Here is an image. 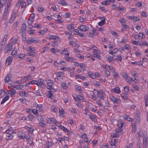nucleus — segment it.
<instances>
[{
    "instance_id": "obj_1",
    "label": "nucleus",
    "mask_w": 148,
    "mask_h": 148,
    "mask_svg": "<svg viewBox=\"0 0 148 148\" xmlns=\"http://www.w3.org/2000/svg\"><path fill=\"white\" fill-rule=\"evenodd\" d=\"M109 98L111 101L114 103L119 104L121 102L120 99L117 97H115L114 96H110Z\"/></svg>"
},
{
    "instance_id": "obj_2",
    "label": "nucleus",
    "mask_w": 148,
    "mask_h": 148,
    "mask_svg": "<svg viewBox=\"0 0 148 148\" xmlns=\"http://www.w3.org/2000/svg\"><path fill=\"white\" fill-rule=\"evenodd\" d=\"M12 49V43L8 44L5 47L4 51L5 53H8Z\"/></svg>"
},
{
    "instance_id": "obj_3",
    "label": "nucleus",
    "mask_w": 148,
    "mask_h": 148,
    "mask_svg": "<svg viewBox=\"0 0 148 148\" xmlns=\"http://www.w3.org/2000/svg\"><path fill=\"white\" fill-rule=\"evenodd\" d=\"M38 41V40L36 38H33L31 37L26 41V43L28 45H31L32 43H36Z\"/></svg>"
},
{
    "instance_id": "obj_4",
    "label": "nucleus",
    "mask_w": 148,
    "mask_h": 148,
    "mask_svg": "<svg viewBox=\"0 0 148 148\" xmlns=\"http://www.w3.org/2000/svg\"><path fill=\"white\" fill-rule=\"evenodd\" d=\"M95 91H96L97 92V95L98 96V97L99 98H101V99H103V95L104 94L103 92V91L101 90H100L99 91L96 90L94 89L93 92L94 93H95Z\"/></svg>"
},
{
    "instance_id": "obj_5",
    "label": "nucleus",
    "mask_w": 148,
    "mask_h": 148,
    "mask_svg": "<svg viewBox=\"0 0 148 148\" xmlns=\"http://www.w3.org/2000/svg\"><path fill=\"white\" fill-rule=\"evenodd\" d=\"M122 75L125 78V80L127 82H130L131 81H134V80H133L132 79L128 76L125 73H124Z\"/></svg>"
},
{
    "instance_id": "obj_6",
    "label": "nucleus",
    "mask_w": 148,
    "mask_h": 148,
    "mask_svg": "<svg viewBox=\"0 0 148 148\" xmlns=\"http://www.w3.org/2000/svg\"><path fill=\"white\" fill-rule=\"evenodd\" d=\"M16 17V14L15 13L13 12L12 14L10 19L9 21V23H12L15 19Z\"/></svg>"
},
{
    "instance_id": "obj_7",
    "label": "nucleus",
    "mask_w": 148,
    "mask_h": 148,
    "mask_svg": "<svg viewBox=\"0 0 148 148\" xmlns=\"http://www.w3.org/2000/svg\"><path fill=\"white\" fill-rule=\"evenodd\" d=\"M97 51L95 49H94L93 51V56L94 57H96L99 60H100V58L101 56L97 52Z\"/></svg>"
},
{
    "instance_id": "obj_8",
    "label": "nucleus",
    "mask_w": 148,
    "mask_h": 148,
    "mask_svg": "<svg viewBox=\"0 0 148 148\" xmlns=\"http://www.w3.org/2000/svg\"><path fill=\"white\" fill-rule=\"evenodd\" d=\"M147 144V137L144 136V138L143 141V148H146Z\"/></svg>"
},
{
    "instance_id": "obj_9",
    "label": "nucleus",
    "mask_w": 148,
    "mask_h": 148,
    "mask_svg": "<svg viewBox=\"0 0 148 148\" xmlns=\"http://www.w3.org/2000/svg\"><path fill=\"white\" fill-rule=\"evenodd\" d=\"M26 26L25 23L22 24L21 26V31L22 34H25L26 30Z\"/></svg>"
},
{
    "instance_id": "obj_10",
    "label": "nucleus",
    "mask_w": 148,
    "mask_h": 148,
    "mask_svg": "<svg viewBox=\"0 0 148 148\" xmlns=\"http://www.w3.org/2000/svg\"><path fill=\"white\" fill-rule=\"evenodd\" d=\"M89 28L88 27L83 25H81L79 26L80 29L83 31H87Z\"/></svg>"
},
{
    "instance_id": "obj_11",
    "label": "nucleus",
    "mask_w": 148,
    "mask_h": 148,
    "mask_svg": "<svg viewBox=\"0 0 148 148\" xmlns=\"http://www.w3.org/2000/svg\"><path fill=\"white\" fill-rule=\"evenodd\" d=\"M128 18L129 19L134 20V22L138 21L140 20L139 19L138 17L135 16H129L128 17Z\"/></svg>"
},
{
    "instance_id": "obj_12",
    "label": "nucleus",
    "mask_w": 148,
    "mask_h": 148,
    "mask_svg": "<svg viewBox=\"0 0 148 148\" xmlns=\"http://www.w3.org/2000/svg\"><path fill=\"white\" fill-rule=\"evenodd\" d=\"M12 60L11 57L9 56L8 57L7 59L6 60V64L8 66L12 62Z\"/></svg>"
},
{
    "instance_id": "obj_13",
    "label": "nucleus",
    "mask_w": 148,
    "mask_h": 148,
    "mask_svg": "<svg viewBox=\"0 0 148 148\" xmlns=\"http://www.w3.org/2000/svg\"><path fill=\"white\" fill-rule=\"evenodd\" d=\"M38 82L39 83L38 84L40 86L42 87L45 86L44 84L45 81L43 79H39L38 80Z\"/></svg>"
},
{
    "instance_id": "obj_14",
    "label": "nucleus",
    "mask_w": 148,
    "mask_h": 148,
    "mask_svg": "<svg viewBox=\"0 0 148 148\" xmlns=\"http://www.w3.org/2000/svg\"><path fill=\"white\" fill-rule=\"evenodd\" d=\"M112 58L116 60L117 61H121L122 59L120 55L116 56H113L112 57Z\"/></svg>"
},
{
    "instance_id": "obj_15",
    "label": "nucleus",
    "mask_w": 148,
    "mask_h": 148,
    "mask_svg": "<svg viewBox=\"0 0 148 148\" xmlns=\"http://www.w3.org/2000/svg\"><path fill=\"white\" fill-rule=\"evenodd\" d=\"M127 95L125 93L121 94V97L122 99L124 100L128 99Z\"/></svg>"
},
{
    "instance_id": "obj_16",
    "label": "nucleus",
    "mask_w": 148,
    "mask_h": 148,
    "mask_svg": "<svg viewBox=\"0 0 148 148\" xmlns=\"http://www.w3.org/2000/svg\"><path fill=\"white\" fill-rule=\"evenodd\" d=\"M144 100L145 101V106L147 107L148 106V96L146 95L144 97Z\"/></svg>"
},
{
    "instance_id": "obj_17",
    "label": "nucleus",
    "mask_w": 148,
    "mask_h": 148,
    "mask_svg": "<svg viewBox=\"0 0 148 148\" xmlns=\"http://www.w3.org/2000/svg\"><path fill=\"white\" fill-rule=\"evenodd\" d=\"M105 18L103 17H102L101 21L98 23V25L101 26L104 24H105Z\"/></svg>"
},
{
    "instance_id": "obj_18",
    "label": "nucleus",
    "mask_w": 148,
    "mask_h": 148,
    "mask_svg": "<svg viewBox=\"0 0 148 148\" xmlns=\"http://www.w3.org/2000/svg\"><path fill=\"white\" fill-rule=\"evenodd\" d=\"M30 77L31 76L29 75H28L27 76L23 77L21 78V80L23 82H25L29 79Z\"/></svg>"
},
{
    "instance_id": "obj_19",
    "label": "nucleus",
    "mask_w": 148,
    "mask_h": 148,
    "mask_svg": "<svg viewBox=\"0 0 148 148\" xmlns=\"http://www.w3.org/2000/svg\"><path fill=\"white\" fill-rule=\"evenodd\" d=\"M28 119L31 121H32L34 118V117L32 114L28 115L27 116Z\"/></svg>"
},
{
    "instance_id": "obj_20",
    "label": "nucleus",
    "mask_w": 148,
    "mask_h": 148,
    "mask_svg": "<svg viewBox=\"0 0 148 148\" xmlns=\"http://www.w3.org/2000/svg\"><path fill=\"white\" fill-rule=\"evenodd\" d=\"M24 86V85H18L14 86V87L16 88L17 90H20Z\"/></svg>"
},
{
    "instance_id": "obj_21",
    "label": "nucleus",
    "mask_w": 148,
    "mask_h": 148,
    "mask_svg": "<svg viewBox=\"0 0 148 148\" xmlns=\"http://www.w3.org/2000/svg\"><path fill=\"white\" fill-rule=\"evenodd\" d=\"M36 109L39 112H41L42 109V105L38 104L36 107Z\"/></svg>"
},
{
    "instance_id": "obj_22",
    "label": "nucleus",
    "mask_w": 148,
    "mask_h": 148,
    "mask_svg": "<svg viewBox=\"0 0 148 148\" xmlns=\"http://www.w3.org/2000/svg\"><path fill=\"white\" fill-rule=\"evenodd\" d=\"M11 78L10 77V76L9 74H7L5 76V82L6 83L8 82L9 81H10V79Z\"/></svg>"
},
{
    "instance_id": "obj_23",
    "label": "nucleus",
    "mask_w": 148,
    "mask_h": 148,
    "mask_svg": "<svg viewBox=\"0 0 148 148\" xmlns=\"http://www.w3.org/2000/svg\"><path fill=\"white\" fill-rule=\"evenodd\" d=\"M9 96H8L5 97L2 100L1 102V104H3L7 100L9 99Z\"/></svg>"
},
{
    "instance_id": "obj_24",
    "label": "nucleus",
    "mask_w": 148,
    "mask_h": 148,
    "mask_svg": "<svg viewBox=\"0 0 148 148\" xmlns=\"http://www.w3.org/2000/svg\"><path fill=\"white\" fill-rule=\"evenodd\" d=\"M132 63L133 64H135L139 66H142L143 64V61H140L139 62H132Z\"/></svg>"
},
{
    "instance_id": "obj_25",
    "label": "nucleus",
    "mask_w": 148,
    "mask_h": 148,
    "mask_svg": "<svg viewBox=\"0 0 148 148\" xmlns=\"http://www.w3.org/2000/svg\"><path fill=\"white\" fill-rule=\"evenodd\" d=\"M13 138V135H12L10 134H8L6 136V139L7 140H8L9 139H11Z\"/></svg>"
},
{
    "instance_id": "obj_26",
    "label": "nucleus",
    "mask_w": 148,
    "mask_h": 148,
    "mask_svg": "<svg viewBox=\"0 0 148 148\" xmlns=\"http://www.w3.org/2000/svg\"><path fill=\"white\" fill-rule=\"evenodd\" d=\"M113 90H114V92L116 93L119 94L120 92L121 91L119 87H115L113 89Z\"/></svg>"
},
{
    "instance_id": "obj_27",
    "label": "nucleus",
    "mask_w": 148,
    "mask_h": 148,
    "mask_svg": "<svg viewBox=\"0 0 148 148\" xmlns=\"http://www.w3.org/2000/svg\"><path fill=\"white\" fill-rule=\"evenodd\" d=\"M59 37H56V36L55 35H51L49 36V39H53L54 40H56V38H57L58 39H59Z\"/></svg>"
},
{
    "instance_id": "obj_28",
    "label": "nucleus",
    "mask_w": 148,
    "mask_h": 148,
    "mask_svg": "<svg viewBox=\"0 0 148 148\" xmlns=\"http://www.w3.org/2000/svg\"><path fill=\"white\" fill-rule=\"evenodd\" d=\"M8 14V10L7 9H5L4 12L3 14V19H5Z\"/></svg>"
},
{
    "instance_id": "obj_29",
    "label": "nucleus",
    "mask_w": 148,
    "mask_h": 148,
    "mask_svg": "<svg viewBox=\"0 0 148 148\" xmlns=\"http://www.w3.org/2000/svg\"><path fill=\"white\" fill-rule=\"evenodd\" d=\"M88 116L92 121H95L96 118L92 114H90L88 115Z\"/></svg>"
},
{
    "instance_id": "obj_30",
    "label": "nucleus",
    "mask_w": 148,
    "mask_h": 148,
    "mask_svg": "<svg viewBox=\"0 0 148 148\" xmlns=\"http://www.w3.org/2000/svg\"><path fill=\"white\" fill-rule=\"evenodd\" d=\"M3 3H1V0H0V8H2L3 7L4 5L5 4L7 0H3Z\"/></svg>"
},
{
    "instance_id": "obj_31",
    "label": "nucleus",
    "mask_w": 148,
    "mask_h": 148,
    "mask_svg": "<svg viewBox=\"0 0 148 148\" xmlns=\"http://www.w3.org/2000/svg\"><path fill=\"white\" fill-rule=\"evenodd\" d=\"M60 127L64 132H69V131L63 125H60Z\"/></svg>"
},
{
    "instance_id": "obj_32",
    "label": "nucleus",
    "mask_w": 148,
    "mask_h": 148,
    "mask_svg": "<svg viewBox=\"0 0 148 148\" xmlns=\"http://www.w3.org/2000/svg\"><path fill=\"white\" fill-rule=\"evenodd\" d=\"M88 76L93 79L95 78V74L92 73V72H89L88 73Z\"/></svg>"
},
{
    "instance_id": "obj_33",
    "label": "nucleus",
    "mask_w": 148,
    "mask_h": 148,
    "mask_svg": "<svg viewBox=\"0 0 148 148\" xmlns=\"http://www.w3.org/2000/svg\"><path fill=\"white\" fill-rule=\"evenodd\" d=\"M75 77L77 78L80 79L82 80H84L86 79V77L85 76H80L79 75H76Z\"/></svg>"
},
{
    "instance_id": "obj_34",
    "label": "nucleus",
    "mask_w": 148,
    "mask_h": 148,
    "mask_svg": "<svg viewBox=\"0 0 148 148\" xmlns=\"http://www.w3.org/2000/svg\"><path fill=\"white\" fill-rule=\"evenodd\" d=\"M110 3V0H106L102 2V4L105 5H108Z\"/></svg>"
},
{
    "instance_id": "obj_35",
    "label": "nucleus",
    "mask_w": 148,
    "mask_h": 148,
    "mask_svg": "<svg viewBox=\"0 0 148 148\" xmlns=\"http://www.w3.org/2000/svg\"><path fill=\"white\" fill-rule=\"evenodd\" d=\"M8 93L10 92L9 94H10L11 95H13L16 92V90L14 88H12L11 90H8Z\"/></svg>"
},
{
    "instance_id": "obj_36",
    "label": "nucleus",
    "mask_w": 148,
    "mask_h": 148,
    "mask_svg": "<svg viewBox=\"0 0 148 148\" xmlns=\"http://www.w3.org/2000/svg\"><path fill=\"white\" fill-rule=\"evenodd\" d=\"M29 83L30 84H35L37 85L38 86H39L37 81L36 80H32L29 82Z\"/></svg>"
},
{
    "instance_id": "obj_37",
    "label": "nucleus",
    "mask_w": 148,
    "mask_h": 148,
    "mask_svg": "<svg viewBox=\"0 0 148 148\" xmlns=\"http://www.w3.org/2000/svg\"><path fill=\"white\" fill-rule=\"evenodd\" d=\"M58 3L62 4L63 5H67V4L64 0H60Z\"/></svg>"
},
{
    "instance_id": "obj_38",
    "label": "nucleus",
    "mask_w": 148,
    "mask_h": 148,
    "mask_svg": "<svg viewBox=\"0 0 148 148\" xmlns=\"http://www.w3.org/2000/svg\"><path fill=\"white\" fill-rule=\"evenodd\" d=\"M11 2V1L10 0H9L8 1L6 4V6L5 9H7V10L8 11V9L10 6Z\"/></svg>"
},
{
    "instance_id": "obj_39",
    "label": "nucleus",
    "mask_w": 148,
    "mask_h": 148,
    "mask_svg": "<svg viewBox=\"0 0 148 148\" xmlns=\"http://www.w3.org/2000/svg\"><path fill=\"white\" fill-rule=\"evenodd\" d=\"M61 53L62 54L64 52V54L65 55L68 56L69 55V54L68 53V52L67 49H64L62 51H61Z\"/></svg>"
},
{
    "instance_id": "obj_40",
    "label": "nucleus",
    "mask_w": 148,
    "mask_h": 148,
    "mask_svg": "<svg viewBox=\"0 0 148 148\" xmlns=\"http://www.w3.org/2000/svg\"><path fill=\"white\" fill-rule=\"evenodd\" d=\"M18 136L21 139H24L25 137V135L24 133H21V134H19Z\"/></svg>"
},
{
    "instance_id": "obj_41",
    "label": "nucleus",
    "mask_w": 148,
    "mask_h": 148,
    "mask_svg": "<svg viewBox=\"0 0 148 148\" xmlns=\"http://www.w3.org/2000/svg\"><path fill=\"white\" fill-rule=\"evenodd\" d=\"M36 117L39 121H42L43 120V119L42 117L41 116L38 115L36 116Z\"/></svg>"
},
{
    "instance_id": "obj_42",
    "label": "nucleus",
    "mask_w": 148,
    "mask_h": 148,
    "mask_svg": "<svg viewBox=\"0 0 148 148\" xmlns=\"http://www.w3.org/2000/svg\"><path fill=\"white\" fill-rule=\"evenodd\" d=\"M78 99L79 100H82L83 102L86 101L85 98L79 95H78Z\"/></svg>"
},
{
    "instance_id": "obj_43",
    "label": "nucleus",
    "mask_w": 148,
    "mask_h": 148,
    "mask_svg": "<svg viewBox=\"0 0 148 148\" xmlns=\"http://www.w3.org/2000/svg\"><path fill=\"white\" fill-rule=\"evenodd\" d=\"M23 0H19L16 4V6L17 7H19L22 3L23 2Z\"/></svg>"
},
{
    "instance_id": "obj_44",
    "label": "nucleus",
    "mask_w": 148,
    "mask_h": 148,
    "mask_svg": "<svg viewBox=\"0 0 148 148\" xmlns=\"http://www.w3.org/2000/svg\"><path fill=\"white\" fill-rule=\"evenodd\" d=\"M129 88L128 86H126L124 87V93H127L129 91Z\"/></svg>"
},
{
    "instance_id": "obj_45",
    "label": "nucleus",
    "mask_w": 148,
    "mask_h": 148,
    "mask_svg": "<svg viewBox=\"0 0 148 148\" xmlns=\"http://www.w3.org/2000/svg\"><path fill=\"white\" fill-rule=\"evenodd\" d=\"M58 43L57 41H54L51 44V46L54 47H56L58 46Z\"/></svg>"
},
{
    "instance_id": "obj_46",
    "label": "nucleus",
    "mask_w": 148,
    "mask_h": 148,
    "mask_svg": "<svg viewBox=\"0 0 148 148\" xmlns=\"http://www.w3.org/2000/svg\"><path fill=\"white\" fill-rule=\"evenodd\" d=\"M47 96L49 98H51L53 96V94L51 93V92L50 90L48 91V94Z\"/></svg>"
},
{
    "instance_id": "obj_47",
    "label": "nucleus",
    "mask_w": 148,
    "mask_h": 148,
    "mask_svg": "<svg viewBox=\"0 0 148 148\" xmlns=\"http://www.w3.org/2000/svg\"><path fill=\"white\" fill-rule=\"evenodd\" d=\"M38 111L36 109H32V112L34 114L36 115V116L38 115V113L37 111Z\"/></svg>"
},
{
    "instance_id": "obj_48",
    "label": "nucleus",
    "mask_w": 148,
    "mask_h": 148,
    "mask_svg": "<svg viewBox=\"0 0 148 148\" xmlns=\"http://www.w3.org/2000/svg\"><path fill=\"white\" fill-rule=\"evenodd\" d=\"M46 82L48 86H51L53 83V81L51 80H48Z\"/></svg>"
},
{
    "instance_id": "obj_49",
    "label": "nucleus",
    "mask_w": 148,
    "mask_h": 148,
    "mask_svg": "<svg viewBox=\"0 0 148 148\" xmlns=\"http://www.w3.org/2000/svg\"><path fill=\"white\" fill-rule=\"evenodd\" d=\"M42 121H40L38 124V126L39 127L41 126L42 127H44L45 126V124Z\"/></svg>"
},
{
    "instance_id": "obj_50",
    "label": "nucleus",
    "mask_w": 148,
    "mask_h": 148,
    "mask_svg": "<svg viewBox=\"0 0 148 148\" xmlns=\"http://www.w3.org/2000/svg\"><path fill=\"white\" fill-rule=\"evenodd\" d=\"M113 76L114 78H117L118 77V74L116 72L114 71H113Z\"/></svg>"
},
{
    "instance_id": "obj_51",
    "label": "nucleus",
    "mask_w": 148,
    "mask_h": 148,
    "mask_svg": "<svg viewBox=\"0 0 148 148\" xmlns=\"http://www.w3.org/2000/svg\"><path fill=\"white\" fill-rule=\"evenodd\" d=\"M76 56L78 58L81 59H83L84 58V56H82L81 55L79 54H77L76 55Z\"/></svg>"
},
{
    "instance_id": "obj_52",
    "label": "nucleus",
    "mask_w": 148,
    "mask_h": 148,
    "mask_svg": "<svg viewBox=\"0 0 148 148\" xmlns=\"http://www.w3.org/2000/svg\"><path fill=\"white\" fill-rule=\"evenodd\" d=\"M38 10L40 12H42L44 10V9L42 6H40L38 8Z\"/></svg>"
},
{
    "instance_id": "obj_53",
    "label": "nucleus",
    "mask_w": 148,
    "mask_h": 148,
    "mask_svg": "<svg viewBox=\"0 0 148 148\" xmlns=\"http://www.w3.org/2000/svg\"><path fill=\"white\" fill-rule=\"evenodd\" d=\"M35 31L33 30H29L27 31V33L29 34H34L35 33Z\"/></svg>"
},
{
    "instance_id": "obj_54",
    "label": "nucleus",
    "mask_w": 148,
    "mask_h": 148,
    "mask_svg": "<svg viewBox=\"0 0 148 148\" xmlns=\"http://www.w3.org/2000/svg\"><path fill=\"white\" fill-rule=\"evenodd\" d=\"M35 16L34 14V13H32L29 18V19H33V20Z\"/></svg>"
},
{
    "instance_id": "obj_55",
    "label": "nucleus",
    "mask_w": 148,
    "mask_h": 148,
    "mask_svg": "<svg viewBox=\"0 0 148 148\" xmlns=\"http://www.w3.org/2000/svg\"><path fill=\"white\" fill-rule=\"evenodd\" d=\"M105 73L106 75V76L107 77L108 76L110 75V72L107 69H105Z\"/></svg>"
},
{
    "instance_id": "obj_56",
    "label": "nucleus",
    "mask_w": 148,
    "mask_h": 148,
    "mask_svg": "<svg viewBox=\"0 0 148 148\" xmlns=\"http://www.w3.org/2000/svg\"><path fill=\"white\" fill-rule=\"evenodd\" d=\"M85 65L84 63H81L79 65V67L81 68L82 69H85Z\"/></svg>"
},
{
    "instance_id": "obj_57",
    "label": "nucleus",
    "mask_w": 148,
    "mask_h": 148,
    "mask_svg": "<svg viewBox=\"0 0 148 148\" xmlns=\"http://www.w3.org/2000/svg\"><path fill=\"white\" fill-rule=\"evenodd\" d=\"M25 57V55L24 54L22 53L19 54L18 57L17 58H20L22 59H23Z\"/></svg>"
},
{
    "instance_id": "obj_58",
    "label": "nucleus",
    "mask_w": 148,
    "mask_h": 148,
    "mask_svg": "<svg viewBox=\"0 0 148 148\" xmlns=\"http://www.w3.org/2000/svg\"><path fill=\"white\" fill-rule=\"evenodd\" d=\"M63 73L61 72H57L56 74V76L57 77H60L61 76V75H63Z\"/></svg>"
},
{
    "instance_id": "obj_59",
    "label": "nucleus",
    "mask_w": 148,
    "mask_h": 148,
    "mask_svg": "<svg viewBox=\"0 0 148 148\" xmlns=\"http://www.w3.org/2000/svg\"><path fill=\"white\" fill-rule=\"evenodd\" d=\"M92 99L94 100H96L97 99V97L96 96V95L95 94H93V95H92Z\"/></svg>"
},
{
    "instance_id": "obj_60",
    "label": "nucleus",
    "mask_w": 148,
    "mask_h": 148,
    "mask_svg": "<svg viewBox=\"0 0 148 148\" xmlns=\"http://www.w3.org/2000/svg\"><path fill=\"white\" fill-rule=\"evenodd\" d=\"M12 56L14 57L16 54V50H13L11 53Z\"/></svg>"
},
{
    "instance_id": "obj_61",
    "label": "nucleus",
    "mask_w": 148,
    "mask_h": 148,
    "mask_svg": "<svg viewBox=\"0 0 148 148\" xmlns=\"http://www.w3.org/2000/svg\"><path fill=\"white\" fill-rule=\"evenodd\" d=\"M106 58L107 59V60L108 61L110 62H111L112 61V59L110 56H106Z\"/></svg>"
},
{
    "instance_id": "obj_62",
    "label": "nucleus",
    "mask_w": 148,
    "mask_h": 148,
    "mask_svg": "<svg viewBox=\"0 0 148 148\" xmlns=\"http://www.w3.org/2000/svg\"><path fill=\"white\" fill-rule=\"evenodd\" d=\"M132 73L133 75L134 76L136 77V75L137 74V72L135 71H132Z\"/></svg>"
},
{
    "instance_id": "obj_63",
    "label": "nucleus",
    "mask_w": 148,
    "mask_h": 148,
    "mask_svg": "<svg viewBox=\"0 0 148 148\" xmlns=\"http://www.w3.org/2000/svg\"><path fill=\"white\" fill-rule=\"evenodd\" d=\"M141 14L142 16L146 17L147 16V14L145 13L144 11H143L141 12Z\"/></svg>"
},
{
    "instance_id": "obj_64",
    "label": "nucleus",
    "mask_w": 148,
    "mask_h": 148,
    "mask_svg": "<svg viewBox=\"0 0 148 148\" xmlns=\"http://www.w3.org/2000/svg\"><path fill=\"white\" fill-rule=\"evenodd\" d=\"M75 88L76 89L79 91L81 90V87L78 85H76L75 86Z\"/></svg>"
}]
</instances>
